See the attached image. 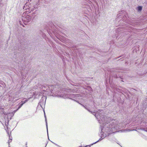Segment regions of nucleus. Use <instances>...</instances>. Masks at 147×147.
<instances>
[{"instance_id":"f03ea898","label":"nucleus","mask_w":147,"mask_h":147,"mask_svg":"<svg viewBox=\"0 0 147 147\" xmlns=\"http://www.w3.org/2000/svg\"><path fill=\"white\" fill-rule=\"evenodd\" d=\"M83 106L89 112H90V113H91L92 114H93V115H95V117H96V116L95 115V113H96L95 112H92V111H90L88 109H87V108H86L84 106H83Z\"/></svg>"},{"instance_id":"423d86ee","label":"nucleus","mask_w":147,"mask_h":147,"mask_svg":"<svg viewBox=\"0 0 147 147\" xmlns=\"http://www.w3.org/2000/svg\"><path fill=\"white\" fill-rule=\"evenodd\" d=\"M23 104H21L20 105V106L18 107V109H19L23 105Z\"/></svg>"},{"instance_id":"f257e3e1","label":"nucleus","mask_w":147,"mask_h":147,"mask_svg":"<svg viewBox=\"0 0 147 147\" xmlns=\"http://www.w3.org/2000/svg\"><path fill=\"white\" fill-rule=\"evenodd\" d=\"M118 124V123L117 121H115L114 122L112 123L111 124V126H110V127L111 128V129H113V128L117 129L119 128V125Z\"/></svg>"},{"instance_id":"1a4fd4ad","label":"nucleus","mask_w":147,"mask_h":147,"mask_svg":"<svg viewBox=\"0 0 147 147\" xmlns=\"http://www.w3.org/2000/svg\"><path fill=\"white\" fill-rule=\"evenodd\" d=\"M22 104H23L25 103V102H24V101H22Z\"/></svg>"},{"instance_id":"6e6552de","label":"nucleus","mask_w":147,"mask_h":147,"mask_svg":"<svg viewBox=\"0 0 147 147\" xmlns=\"http://www.w3.org/2000/svg\"><path fill=\"white\" fill-rule=\"evenodd\" d=\"M46 122V124H47L46 125H47V131H48L47 125V122Z\"/></svg>"},{"instance_id":"9d476101","label":"nucleus","mask_w":147,"mask_h":147,"mask_svg":"<svg viewBox=\"0 0 147 147\" xmlns=\"http://www.w3.org/2000/svg\"><path fill=\"white\" fill-rule=\"evenodd\" d=\"M28 100H25L24 102H25V103H26V102L27 101H28Z\"/></svg>"},{"instance_id":"7ed1b4c3","label":"nucleus","mask_w":147,"mask_h":147,"mask_svg":"<svg viewBox=\"0 0 147 147\" xmlns=\"http://www.w3.org/2000/svg\"><path fill=\"white\" fill-rule=\"evenodd\" d=\"M27 17H27L25 18V20L26 21V22H29L31 20V18L28 19V16H27Z\"/></svg>"},{"instance_id":"20e7f679","label":"nucleus","mask_w":147,"mask_h":147,"mask_svg":"<svg viewBox=\"0 0 147 147\" xmlns=\"http://www.w3.org/2000/svg\"><path fill=\"white\" fill-rule=\"evenodd\" d=\"M142 9V7L141 6H138V11H141Z\"/></svg>"},{"instance_id":"0eeeda50","label":"nucleus","mask_w":147,"mask_h":147,"mask_svg":"<svg viewBox=\"0 0 147 147\" xmlns=\"http://www.w3.org/2000/svg\"><path fill=\"white\" fill-rule=\"evenodd\" d=\"M18 109L17 110H15L14 111V113L16 112Z\"/></svg>"},{"instance_id":"39448f33","label":"nucleus","mask_w":147,"mask_h":147,"mask_svg":"<svg viewBox=\"0 0 147 147\" xmlns=\"http://www.w3.org/2000/svg\"><path fill=\"white\" fill-rule=\"evenodd\" d=\"M26 5V4H25V5L24 6L23 9H27L28 8V6L27 7V5Z\"/></svg>"}]
</instances>
